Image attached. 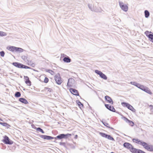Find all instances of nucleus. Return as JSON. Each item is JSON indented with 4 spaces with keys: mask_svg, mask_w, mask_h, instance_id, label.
Listing matches in <instances>:
<instances>
[{
    "mask_svg": "<svg viewBox=\"0 0 153 153\" xmlns=\"http://www.w3.org/2000/svg\"><path fill=\"white\" fill-rule=\"evenodd\" d=\"M133 142L136 143L138 144L142 145L148 151H153V146L152 145H148L145 142H142L141 140L138 139H133Z\"/></svg>",
    "mask_w": 153,
    "mask_h": 153,
    "instance_id": "obj_1",
    "label": "nucleus"
},
{
    "mask_svg": "<svg viewBox=\"0 0 153 153\" xmlns=\"http://www.w3.org/2000/svg\"><path fill=\"white\" fill-rule=\"evenodd\" d=\"M130 83L134 85L135 86L138 88L145 92L149 94H152V93L150 89L144 85H141L139 83H137L135 82H131Z\"/></svg>",
    "mask_w": 153,
    "mask_h": 153,
    "instance_id": "obj_2",
    "label": "nucleus"
},
{
    "mask_svg": "<svg viewBox=\"0 0 153 153\" xmlns=\"http://www.w3.org/2000/svg\"><path fill=\"white\" fill-rule=\"evenodd\" d=\"M12 64L15 66L19 68H23L25 69H30V68L27 66L21 63L15 62H13Z\"/></svg>",
    "mask_w": 153,
    "mask_h": 153,
    "instance_id": "obj_3",
    "label": "nucleus"
},
{
    "mask_svg": "<svg viewBox=\"0 0 153 153\" xmlns=\"http://www.w3.org/2000/svg\"><path fill=\"white\" fill-rule=\"evenodd\" d=\"M4 139L2 141L5 144H6L11 145L13 143V141L10 140L9 138L6 135H5L3 137Z\"/></svg>",
    "mask_w": 153,
    "mask_h": 153,
    "instance_id": "obj_4",
    "label": "nucleus"
},
{
    "mask_svg": "<svg viewBox=\"0 0 153 153\" xmlns=\"http://www.w3.org/2000/svg\"><path fill=\"white\" fill-rule=\"evenodd\" d=\"M119 5L122 10L125 12H127L128 9V7L127 5L124 4L122 2H119Z\"/></svg>",
    "mask_w": 153,
    "mask_h": 153,
    "instance_id": "obj_5",
    "label": "nucleus"
},
{
    "mask_svg": "<svg viewBox=\"0 0 153 153\" xmlns=\"http://www.w3.org/2000/svg\"><path fill=\"white\" fill-rule=\"evenodd\" d=\"M121 104L123 106L127 107L129 109L131 110L132 111L134 112L135 111V109L129 104L125 102H123L121 103Z\"/></svg>",
    "mask_w": 153,
    "mask_h": 153,
    "instance_id": "obj_6",
    "label": "nucleus"
},
{
    "mask_svg": "<svg viewBox=\"0 0 153 153\" xmlns=\"http://www.w3.org/2000/svg\"><path fill=\"white\" fill-rule=\"evenodd\" d=\"M71 134H61L55 137V139H58L60 140L62 138H66L68 136H71Z\"/></svg>",
    "mask_w": 153,
    "mask_h": 153,
    "instance_id": "obj_7",
    "label": "nucleus"
},
{
    "mask_svg": "<svg viewBox=\"0 0 153 153\" xmlns=\"http://www.w3.org/2000/svg\"><path fill=\"white\" fill-rule=\"evenodd\" d=\"M95 72L96 74L99 75L100 76L101 78L105 80H106L107 79V76L101 71H99L98 70H95Z\"/></svg>",
    "mask_w": 153,
    "mask_h": 153,
    "instance_id": "obj_8",
    "label": "nucleus"
},
{
    "mask_svg": "<svg viewBox=\"0 0 153 153\" xmlns=\"http://www.w3.org/2000/svg\"><path fill=\"white\" fill-rule=\"evenodd\" d=\"M55 79L56 83L58 85H60L62 82L61 79L60 74H57L55 76Z\"/></svg>",
    "mask_w": 153,
    "mask_h": 153,
    "instance_id": "obj_9",
    "label": "nucleus"
},
{
    "mask_svg": "<svg viewBox=\"0 0 153 153\" xmlns=\"http://www.w3.org/2000/svg\"><path fill=\"white\" fill-rule=\"evenodd\" d=\"M22 58L23 59L25 62L27 63L28 65H30L33 66H34L35 65L33 63H32L31 61H29L27 59V57L25 55L22 56Z\"/></svg>",
    "mask_w": 153,
    "mask_h": 153,
    "instance_id": "obj_10",
    "label": "nucleus"
},
{
    "mask_svg": "<svg viewBox=\"0 0 153 153\" xmlns=\"http://www.w3.org/2000/svg\"><path fill=\"white\" fill-rule=\"evenodd\" d=\"M74 82V80L72 78L69 79L67 83L68 86L69 87L72 86L73 85Z\"/></svg>",
    "mask_w": 153,
    "mask_h": 153,
    "instance_id": "obj_11",
    "label": "nucleus"
},
{
    "mask_svg": "<svg viewBox=\"0 0 153 153\" xmlns=\"http://www.w3.org/2000/svg\"><path fill=\"white\" fill-rule=\"evenodd\" d=\"M106 108L109 110L114 112H115V110L113 106L108 104H105Z\"/></svg>",
    "mask_w": 153,
    "mask_h": 153,
    "instance_id": "obj_12",
    "label": "nucleus"
},
{
    "mask_svg": "<svg viewBox=\"0 0 153 153\" xmlns=\"http://www.w3.org/2000/svg\"><path fill=\"white\" fill-rule=\"evenodd\" d=\"M40 137L43 139L48 140L53 139L54 138L53 137L45 135H41L40 136Z\"/></svg>",
    "mask_w": 153,
    "mask_h": 153,
    "instance_id": "obj_13",
    "label": "nucleus"
},
{
    "mask_svg": "<svg viewBox=\"0 0 153 153\" xmlns=\"http://www.w3.org/2000/svg\"><path fill=\"white\" fill-rule=\"evenodd\" d=\"M70 90L71 92L73 94L76 96L79 95V94L78 92V91L72 88H70Z\"/></svg>",
    "mask_w": 153,
    "mask_h": 153,
    "instance_id": "obj_14",
    "label": "nucleus"
},
{
    "mask_svg": "<svg viewBox=\"0 0 153 153\" xmlns=\"http://www.w3.org/2000/svg\"><path fill=\"white\" fill-rule=\"evenodd\" d=\"M16 47L13 46H9L7 47V49L12 52H15Z\"/></svg>",
    "mask_w": 153,
    "mask_h": 153,
    "instance_id": "obj_15",
    "label": "nucleus"
},
{
    "mask_svg": "<svg viewBox=\"0 0 153 153\" xmlns=\"http://www.w3.org/2000/svg\"><path fill=\"white\" fill-rule=\"evenodd\" d=\"M105 100L109 103L113 104V101L111 98L108 96H106L105 97Z\"/></svg>",
    "mask_w": 153,
    "mask_h": 153,
    "instance_id": "obj_16",
    "label": "nucleus"
},
{
    "mask_svg": "<svg viewBox=\"0 0 153 153\" xmlns=\"http://www.w3.org/2000/svg\"><path fill=\"white\" fill-rule=\"evenodd\" d=\"M123 146L124 147L130 149L132 145L128 143H125L123 144Z\"/></svg>",
    "mask_w": 153,
    "mask_h": 153,
    "instance_id": "obj_17",
    "label": "nucleus"
},
{
    "mask_svg": "<svg viewBox=\"0 0 153 153\" xmlns=\"http://www.w3.org/2000/svg\"><path fill=\"white\" fill-rule=\"evenodd\" d=\"M88 6L89 8L92 11H94L95 12H98V10H97L96 7H92V6L90 5V4H88Z\"/></svg>",
    "mask_w": 153,
    "mask_h": 153,
    "instance_id": "obj_18",
    "label": "nucleus"
},
{
    "mask_svg": "<svg viewBox=\"0 0 153 153\" xmlns=\"http://www.w3.org/2000/svg\"><path fill=\"white\" fill-rule=\"evenodd\" d=\"M63 60L65 62L69 63L71 62V59L69 57L67 56L66 57H64L63 58Z\"/></svg>",
    "mask_w": 153,
    "mask_h": 153,
    "instance_id": "obj_19",
    "label": "nucleus"
},
{
    "mask_svg": "<svg viewBox=\"0 0 153 153\" xmlns=\"http://www.w3.org/2000/svg\"><path fill=\"white\" fill-rule=\"evenodd\" d=\"M19 101L25 104H27L28 103L26 99L23 98H20Z\"/></svg>",
    "mask_w": 153,
    "mask_h": 153,
    "instance_id": "obj_20",
    "label": "nucleus"
},
{
    "mask_svg": "<svg viewBox=\"0 0 153 153\" xmlns=\"http://www.w3.org/2000/svg\"><path fill=\"white\" fill-rule=\"evenodd\" d=\"M24 51V50L21 48L16 47V52L19 53H21L23 52Z\"/></svg>",
    "mask_w": 153,
    "mask_h": 153,
    "instance_id": "obj_21",
    "label": "nucleus"
},
{
    "mask_svg": "<svg viewBox=\"0 0 153 153\" xmlns=\"http://www.w3.org/2000/svg\"><path fill=\"white\" fill-rule=\"evenodd\" d=\"M138 150V149L134 148L132 146L130 149V151L133 153H137Z\"/></svg>",
    "mask_w": 153,
    "mask_h": 153,
    "instance_id": "obj_22",
    "label": "nucleus"
},
{
    "mask_svg": "<svg viewBox=\"0 0 153 153\" xmlns=\"http://www.w3.org/2000/svg\"><path fill=\"white\" fill-rule=\"evenodd\" d=\"M145 16L146 18H148L150 14L149 12L147 10H145L144 11Z\"/></svg>",
    "mask_w": 153,
    "mask_h": 153,
    "instance_id": "obj_23",
    "label": "nucleus"
},
{
    "mask_svg": "<svg viewBox=\"0 0 153 153\" xmlns=\"http://www.w3.org/2000/svg\"><path fill=\"white\" fill-rule=\"evenodd\" d=\"M0 124L3 126L6 127H8L9 126H10L7 124V123H2L0 122Z\"/></svg>",
    "mask_w": 153,
    "mask_h": 153,
    "instance_id": "obj_24",
    "label": "nucleus"
},
{
    "mask_svg": "<svg viewBox=\"0 0 153 153\" xmlns=\"http://www.w3.org/2000/svg\"><path fill=\"white\" fill-rule=\"evenodd\" d=\"M76 102L77 104H78V106L81 109L83 107V104L79 101H77Z\"/></svg>",
    "mask_w": 153,
    "mask_h": 153,
    "instance_id": "obj_25",
    "label": "nucleus"
},
{
    "mask_svg": "<svg viewBox=\"0 0 153 153\" xmlns=\"http://www.w3.org/2000/svg\"><path fill=\"white\" fill-rule=\"evenodd\" d=\"M102 123L104 124V125L106 126L108 128H111L112 129H113V128H111L109 126H108V125H109L107 123L105 122H104L102 121Z\"/></svg>",
    "mask_w": 153,
    "mask_h": 153,
    "instance_id": "obj_26",
    "label": "nucleus"
},
{
    "mask_svg": "<svg viewBox=\"0 0 153 153\" xmlns=\"http://www.w3.org/2000/svg\"><path fill=\"white\" fill-rule=\"evenodd\" d=\"M149 33H152V32H149V31H146L145 32V35H146V36H148L149 38V37H150L149 36V35H152V34H149Z\"/></svg>",
    "mask_w": 153,
    "mask_h": 153,
    "instance_id": "obj_27",
    "label": "nucleus"
},
{
    "mask_svg": "<svg viewBox=\"0 0 153 153\" xmlns=\"http://www.w3.org/2000/svg\"><path fill=\"white\" fill-rule=\"evenodd\" d=\"M7 35V33L5 32L0 31V36H6Z\"/></svg>",
    "mask_w": 153,
    "mask_h": 153,
    "instance_id": "obj_28",
    "label": "nucleus"
},
{
    "mask_svg": "<svg viewBox=\"0 0 153 153\" xmlns=\"http://www.w3.org/2000/svg\"><path fill=\"white\" fill-rule=\"evenodd\" d=\"M100 134L102 136V137H105V138H107V134H106L105 133H103L100 132Z\"/></svg>",
    "mask_w": 153,
    "mask_h": 153,
    "instance_id": "obj_29",
    "label": "nucleus"
},
{
    "mask_svg": "<svg viewBox=\"0 0 153 153\" xmlns=\"http://www.w3.org/2000/svg\"><path fill=\"white\" fill-rule=\"evenodd\" d=\"M106 138H107L108 139L111 140H114V138L110 135H108Z\"/></svg>",
    "mask_w": 153,
    "mask_h": 153,
    "instance_id": "obj_30",
    "label": "nucleus"
},
{
    "mask_svg": "<svg viewBox=\"0 0 153 153\" xmlns=\"http://www.w3.org/2000/svg\"><path fill=\"white\" fill-rule=\"evenodd\" d=\"M21 96L20 93L19 92H16L15 94V96L16 97H19Z\"/></svg>",
    "mask_w": 153,
    "mask_h": 153,
    "instance_id": "obj_31",
    "label": "nucleus"
},
{
    "mask_svg": "<svg viewBox=\"0 0 153 153\" xmlns=\"http://www.w3.org/2000/svg\"><path fill=\"white\" fill-rule=\"evenodd\" d=\"M36 130L41 132L42 133H44V132L43 130L40 128H36Z\"/></svg>",
    "mask_w": 153,
    "mask_h": 153,
    "instance_id": "obj_32",
    "label": "nucleus"
},
{
    "mask_svg": "<svg viewBox=\"0 0 153 153\" xmlns=\"http://www.w3.org/2000/svg\"><path fill=\"white\" fill-rule=\"evenodd\" d=\"M25 82L26 84H27L28 85L30 86L31 85V82L28 80L27 81H25Z\"/></svg>",
    "mask_w": 153,
    "mask_h": 153,
    "instance_id": "obj_33",
    "label": "nucleus"
},
{
    "mask_svg": "<svg viewBox=\"0 0 153 153\" xmlns=\"http://www.w3.org/2000/svg\"><path fill=\"white\" fill-rule=\"evenodd\" d=\"M47 72L50 73V74H51V75H53L54 73V72L53 71H52V70H48V71H47Z\"/></svg>",
    "mask_w": 153,
    "mask_h": 153,
    "instance_id": "obj_34",
    "label": "nucleus"
},
{
    "mask_svg": "<svg viewBox=\"0 0 153 153\" xmlns=\"http://www.w3.org/2000/svg\"><path fill=\"white\" fill-rule=\"evenodd\" d=\"M4 51H1L0 52V55L2 57H4Z\"/></svg>",
    "mask_w": 153,
    "mask_h": 153,
    "instance_id": "obj_35",
    "label": "nucleus"
},
{
    "mask_svg": "<svg viewBox=\"0 0 153 153\" xmlns=\"http://www.w3.org/2000/svg\"><path fill=\"white\" fill-rule=\"evenodd\" d=\"M129 125L131 126H133L134 125V123L132 121L129 120V121L128 122Z\"/></svg>",
    "mask_w": 153,
    "mask_h": 153,
    "instance_id": "obj_36",
    "label": "nucleus"
},
{
    "mask_svg": "<svg viewBox=\"0 0 153 153\" xmlns=\"http://www.w3.org/2000/svg\"><path fill=\"white\" fill-rule=\"evenodd\" d=\"M149 39H151V41L153 42V35H149Z\"/></svg>",
    "mask_w": 153,
    "mask_h": 153,
    "instance_id": "obj_37",
    "label": "nucleus"
},
{
    "mask_svg": "<svg viewBox=\"0 0 153 153\" xmlns=\"http://www.w3.org/2000/svg\"><path fill=\"white\" fill-rule=\"evenodd\" d=\"M137 153H146L141 150L138 149L137 151Z\"/></svg>",
    "mask_w": 153,
    "mask_h": 153,
    "instance_id": "obj_38",
    "label": "nucleus"
},
{
    "mask_svg": "<svg viewBox=\"0 0 153 153\" xmlns=\"http://www.w3.org/2000/svg\"><path fill=\"white\" fill-rule=\"evenodd\" d=\"M48 81V78L46 77L44 80V82L45 83H47Z\"/></svg>",
    "mask_w": 153,
    "mask_h": 153,
    "instance_id": "obj_39",
    "label": "nucleus"
},
{
    "mask_svg": "<svg viewBox=\"0 0 153 153\" xmlns=\"http://www.w3.org/2000/svg\"><path fill=\"white\" fill-rule=\"evenodd\" d=\"M151 107V111L152 114H153V106L152 105H150L149 106Z\"/></svg>",
    "mask_w": 153,
    "mask_h": 153,
    "instance_id": "obj_40",
    "label": "nucleus"
},
{
    "mask_svg": "<svg viewBox=\"0 0 153 153\" xmlns=\"http://www.w3.org/2000/svg\"><path fill=\"white\" fill-rule=\"evenodd\" d=\"M124 120L127 123H128V122H129V120L127 118H126L125 117H124Z\"/></svg>",
    "mask_w": 153,
    "mask_h": 153,
    "instance_id": "obj_41",
    "label": "nucleus"
},
{
    "mask_svg": "<svg viewBox=\"0 0 153 153\" xmlns=\"http://www.w3.org/2000/svg\"><path fill=\"white\" fill-rule=\"evenodd\" d=\"M24 79L25 80V81H27L29 80V78L27 76H24Z\"/></svg>",
    "mask_w": 153,
    "mask_h": 153,
    "instance_id": "obj_42",
    "label": "nucleus"
},
{
    "mask_svg": "<svg viewBox=\"0 0 153 153\" xmlns=\"http://www.w3.org/2000/svg\"><path fill=\"white\" fill-rule=\"evenodd\" d=\"M46 90L48 91H49V90L50 89L49 88H46Z\"/></svg>",
    "mask_w": 153,
    "mask_h": 153,
    "instance_id": "obj_43",
    "label": "nucleus"
},
{
    "mask_svg": "<svg viewBox=\"0 0 153 153\" xmlns=\"http://www.w3.org/2000/svg\"><path fill=\"white\" fill-rule=\"evenodd\" d=\"M77 137H78V136H77V135H76L75 136V137H74V138H75V139H77Z\"/></svg>",
    "mask_w": 153,
    "mask_h": 153,
    "instance_id": "obj_44",
    "label": "nucleus"
},
{
    "mask_svg": "<svg viewBox=\"0 0 153 153\" xmlns=\"http://www.w3.org/2000/svg\"><path fill=\"white\" fill-rule=\"evenodd\" d=\"M0 120H1V121H3L2 120V119H1V118H0Z\"/></svg>",
    "mask_w": 153,
    "mask_h": 153,
    "instance_id": "obj_45",
    "label": "nucleus"
},
{
    "mask_svg": "<svg viewBox=\"0 0 153 153\" xmlns=\"http://www.w3.org/2000/svg\"><path fill=\"white\" fill-rule=\"evenodd\" d=\"M111 153H114V152H111Z\"/></svg>",
    "mask_w": 153,
    "mask_h": 153,
    "instance_id": "obj_46",
    "label": "nucleus"
}]
</instances>
